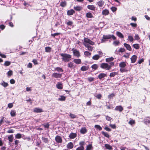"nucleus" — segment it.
Here are the masks:
<instances>
[{
    "instance_id": "1",
    "label": "nucleus",
    "mask_w": 150,
    "mask_h": 150,
    "mask_svg": "<svg viewBox=\"0 0 150 150\" xmlns=\"http://www.w3.org/2000/svg\"><path fill=\"white\" fill-rule=\"evenodd\" d=\"M60 55L62 57V61L65 62H68L71 60V56L69 54L66 53H61Z\"/></svg>"
},
{
    "instance_id": "2",
    "label": "nucleus",
    "mask_w": 150,
    "mask_h": 150,
    "mask_svg": "<svg viewBox=\"0 0 150 150\" xmlns=\"http://www.w3.org/2000/svg\"><path fill=\"white\" fill-rule=\"evenodd\" d=\"M100 67L101 68L105 69L106 70H110V67H109L108 64L106 63H102L100 64Z\"/></svg>"
},
{
    "instance_id": "3",
    "label": "nucleus",
    "mask_w": 150,
    "mask_h": 150,
    "mask_svg": "<svg viewBox=\"0 0 150 150\" xmlns=\"http://www.w3.org/2000/svg\"><path fill=\"white\" fill-rule=\"evenodd\" d=\"M84 42L83 43V44L84 45V44H89L90 45H93L94 44V43L89 40V39L85 38L84 39Z\"/></svg>"
},
{
    "instance_id": "4",
    "label": "nucleus",
    "mask_w": 150,
    "mask_h": 150,
    "mask_svg": "<svg viewBox=\"0 0 150 150\" xmlns=\"http://www.w3.org/2000/svg\"><path fill=\"white\" fill-rule=\"evenodd\" d=\"M74 55L77 57H79L80 56V53L79 51L76 49H73L72 50Z\"/></svg>"
},
{
    "instance_id": "5",
    "label": "nucleus",
    "mask_w": 150,
    "mask_h": 150,
    "mask_svg": "<svg viewBox=\"0 0 150 150\" xmlns=\"http://www.w3.org/2000/svg\"><path fill=\"white\" fill-rule=\"evenodd\" d=\"M52 77L55 78H60L62 76V74L59 73H54L52 74Z\"/></svg>"
},
{
    "instance_id": "6",
    "label": "nucleus",
    "mask_w": 150,
    "mask_h": 150,
    "mask_svg": "<svg viewBox=\"0 0 150 150\" xmlns=\"http://www.w3.org/2000/svg\"><path fill=\"white\" fill-rule=\"evenodd\" d=\"M55 139L56 142L59 143H61L62 142L61 137L59 136H57L55 138Z\"/></svg>"
},
{
    "instance_id": "7",
    "label": "nucleus",
    "mask_w": 150,
    "mask_h": 150,
    "mask_svg": "<svg viewBox=\"0 0 150 150\" xmlns=\"http://www.w3.org/2000/svg\"><path fill=\"white\" fill-rule=\"evenodd\" d=\"M84 46L86 47L87 48L88 50L90 51H92L93 50V47L90 46L89 44H84Z\"/></svg>"
},
{
    "instance_id": "8",
    "label": "nucleus",
    "mask_w": 150,
    "mask_h": 150,
    "mask_svg": "<svg viewBox=\"0 0 150 150\" xmlns=\"http://www.w3.org/2000/svg\"><path fill=\"white\" fill-rule=\"evenodd\" d=\"M43 111L42 110L41 108H35L33 109V112L36 113H40Z\"/></svg>"
},
{
    "instance_id": "9",
    "label": "nucleus",
    "mask_w": 150,
    "mask_h": 150,
    "mask_svg": "<svg viewBox=\"0 0 150 150\" xmlns=\"http://www.w3.org/2000/svg\"><path fill=\"white\" fill-rule=\"evenodd\" d=\"M77 136V134L76 133H71L69 135V137L71 139H74Z\"/></svg>"
},
{
    "instance_id": "10",
    "label": "nucleus",
    "mask_w": 150,
    "mask_h": 150,
    "mask_svg": "<svg viewBox=\"0 0 150 150\" xmlns=\"http://www.w3.org/2000/svg\"><path fill=\"white\" fill-rule=\"evenodd\" d=\"M107 74H106L102 73L100 74L98 76V78L99 79H101L103 78L106 77Z\"/></svg>"
},
{
    "instance_id": "11",
    "label": "nucleus",
    "mask_w": 150,
    "mask_h": 150,
    "mask_svg": "<svg viewBox=\"0 0 150 150\" xmlns=\"http://www.w3.org/2000/svg\"><path fill=\"white\" fill-rule=\"evenodd\" d=\"M124 45L128 50L129 51L132 50V48L129 45L125 43L124 44Z\"/></svg>"
},
{
    "instance_id": "12",
    "label": "nucleus",
    "mask_w": 150,
    "mask_h": 150,
    "mask_svg": "<svg viewBox=\"0 0 150 150\" xmlns=\"http://www.w3.org/2000/svg\"><path fill=\"white\" fill-rule=\"evenodd\" d=\"M42 142L45 143H48L49 142V140L47 137L44 136H42L41 138Z\"/></svg>"
},
{
    "instance_id": "13",
    "label": "nucleus",
    "mask_w": 150,
    "mask_h": 150,
    "mask_svg": "<svg viewBox=\"0 0 150 150\" xmlns=\"http://www.w3.org/2000/svg\"><path fill=\"white\" fill-rule=\"evenodd\" d=\"M137 59V56L135 55H133L131 58V60L132 63H134L136 61Z\"/></svg>"
},
{
    "instance_id": "14",
    "label": "nucleus",
    "mask_w": 150,
    "mask_h": 150,
    "mask_svg": "<svg viewBox=\"0 0 150 150\" xmlns=\"http://www.w3.org/2000/svg\"><path fill=\"white\" fill-rule=\"evenodd\" d=\"M74 146V144L71 142H70L67 145V147L68 149H72Z\"/></svg>"
},
{
    "instance_id": "15",
    "label": "nucleus",
    "mask_w": 150,
    "mask_h": 150,
    "mask_svg": "<svg viewBox=\"0 0 150 150\" xmlns=\"http://www.w3.org/2000/svg\"><path fill=\"white\" fill-rule=\"evenodd\" d=\"M87 8L88 9L92 11H95L96 10V7L93 5H88Z\"/></svg>"
},
{
    "instance_id": "16",
    "label": "nucleus",
    "mask_w": 150,
    "mask_h": 150,
    "mask_svg": "<svg viewBox=\"0 0 150 150\" xmlns=\"http://www.w3.org/2000/svg\"><path fill=\"white\" fill-rule=\"evenodd\" d=\"M126 66V63L124 62H121L119 64V66L120 68H124Z\"/></svg>"
},
{
    "instance_id": "17",
    "label": "nucleus",
    "mask_w": 150,
    "mask_h": 150,
    "mask_svg": "<svg viewBox=\"0 0 150 150\" xmlns=\"http://www.w3.org/2000/svg\"><path fill=\"white\" fill-rule=\"evenodd\" d=\"M75 11L73 9H71L69 10H68L67 11V14L68 16H70L72 15L74 13H75Z\"/></svg>"
},
{
    "instance_id": "18",
    "label": "nucleus",
    "mask_w": 150,
    "mask_h": 150,
    "mask_svg": "<svg viewBox=\"0 0 150 150\" xmlns=\"http://www.w3.org/2000/svg\"><path fill=\"white\" fill-rule=\"evenodd\" d=\"M147 118H149L150 117H146L144 120V123L146 125L150 123V120L148 119Z\"/></svg>"
},
{
    "instance_id": "19",
    "label": "nucleus",
    "mask_w": 150,
    "mask_h": 150,
    "mask_svg": "<svg viewBox=\"0 0 150 150\" xmlns=\"http://www.w3.org/2000/svg\"><path fill=\"white\" fill-rule=\"evenodd\" d=\"M102 14L104 16H107L108 15L109 11L107 9L103 10L102 13Z\"/></svg>"
},
{
    "instance_id": "20",
    "label": "nucleus",
    "mask_w": 150,
    "mask_h": 150,
    "mask_svg": "<svg viewBox=\"0 0 150 150\" xmlns=\"http://www.w3.org/2000/svg\"><path fill=\"white\" fill-rule=\"evenodd\" d=\"M123 109L121 106H117L115 108V110H116L119 111L120 112H122L123 110Z\"/></svg>"
},
{
    "instance_id": "21",
    "label": "nucleus",
    "mask_w": 150,
    "mask_h": 150,
    "mask_svg": "<svg viewBox=\"0 0 150 150\" xmlns=\"http://www.w3.org/2000/svg\"><path fill=\"white\" fill-rule=\"evenodd\" d=\"M74 8L75 10L76 11H81L82 9V7L80 6H74Z\"/></svg>"
},
{
    "instance_id": "22",
    "label": "nucleus",
    "mask_w": 150,
    "mask_h": 150,
    "mask_svg": "<svg viewBox=\"0 0 150 150\" xmlns=\"http://www.w3.org/2000/svg\"><path fill=\"white\" fill-rule=\"evenodd\" d=\"M57 88L59 89H62V85L60 82H58L56 85Z\"/></svg>"
},
{
    "instance_id": "23",
    "label": "nucleus",
    "mask_w": 150,
    "mask_h": 150,
    "mask_svg": "<svg viewBox=\"0 0 150 150\" xmlns=\"http://www.w3.org/2000/svg\"><path fill=\"white\" fill-rule=\"evenodd\" d=\"M87 131L86 128L85 127H82L80 130V132L82 134H85Z\"/></svg>"
},
{
    "instance_id": "24",
    "label": "nucleus",
    "mask_w": 150,
    "mask_h": 150,
    "mask_svg": "<svg viewBox=\"0 0 150 150\" xmlns=\"http://www.w3.org/2000/svg\"><path fill=\"white\" fill-rule=\"evenodd\" d=\"M104 2L103 0H100L97 3V4L100 7H102L104 4Z\"/></svg>"
},
{
    "instance_id": "25",
    "label": "nucleus",
    "mask_w": 150,
    "mask_h": 150,
    "mask_svg": "<svg viewBox=\"0 0 150 150\" xmlns=\"http://www.w3.org/2000/svg\"><path fill=\"white\" fill-rule=\"evenodd\" d=\"M116 34L117 36L121 38H124V36L123 34L119 31L117 32Z\"/></svg>"
},
{
    "instance_id": "26",
    "label": "nucleus",
    "mask_w": 150,
    "mask_h": 150,
    "mask_svg": "<svg viewBox=\"0 0 150 150\" xmlns=\"http://www.w3.org/2000/svg\"><path fill=\"white\" fill-rule=\"evenodd\" d=\"M86 16L88 18H92L93 17L92 13L90 12L87 13L86 14Z\"/></svg>"
},
{
    "instance_id": "27",
    "label": "nucleus",
    "mask_w": 150,
    "mask_h": 150,
    "mask_svg": "<svg viewBox=\"0 0 150 150\" xmlns=\"http://www.w3.org/2000/svg\"><path fill=\"white\" fill-rule=\"evenodd\" d=\"M105 146L107 149L110 150L112 149V146L108 144H105Z\"/></svg>"
},
{
    "instance_id": "28",
    "label": "nucleus",
    "mask_w": 150,
    "mask_h": 150,
    "mask_svg": "<svg viewBox=\"0 0 150 150\" xmlns=\"http://www.w3.org/2000/svg\"><path fill=\"white\" fill-rule=\"evenodd\" d=\"M103 39H108L111 38V35H103Z\"/></svg>"
},
{
    "instance_id": "29",
    "label": "nucleus",
    "mask_w": 150,
    "mask_h": 150,
    "mask_svg": "<svg viewBox=\"0 0 150 150\" xmlns=\"http://www.w3.org/2000/svg\"><path fill=\"white\" fill-rule=\"evenodd\" d=\"M54 71H57L59 72H63V70L61 68L59 67L55 68Z\"/></svg>"
},
{
    "instance_id": "30",
    "label": "nucleus",
    "mask_w": 150,
    "mask_h": 150,
    "mask_svg": "<svg viewBox=\"0 0 150 150\" xmlns=\"http://www.w3.org/2000/svg\"><path fill=\"white\" fill-rule=\"evenodd\" d=\"M8 139L9 141L10 142H12L13 141V135L11 134V135L9 136L8 137Z\"/></svg>"
},
{
    "instance_id": "31",
    "label": "nucleus",
    "mask_w": 150,
    "mask_h": 150,
    "mask_svg": "<svg viewBox=\"0 0 150 150\" xmlns=\"http://www.w3.org/2000/svg\"><path fill=\"white\" fill-rule=\"evenodd\" d=\"M74 62L77 64H81V60L79 59H76L73 60Z\"/></svg>"
},
{
    "instance_id": "32",
    "label": "nucleus",
    "mask_w": 150,
    "mask_h": 150,
    "mask_svg": "<svg viewBox=\"0 0 150 150\" xmlns=\"http://www.w3.org/2000/svg\"><path fill=\"white\" fill-rule=\"evenodd\" d=\"M88 69V67L85 66H83L81 68V70L83 71H85L87 70Z\"/></svg>"
},
{
    "instance_id": "33",
    "label": "nucleus",
    "mask_w": 150,
    "mask_h": 150,
    "mask_svg": "<svg viewBox=\"0 0 150 150\" xmlns=\"http://www.w3.org/2000/svg\"><path fill=\"white\" fill-rule=\"evenodd\" d=\"M45 52H49L51 51V48L49 47H46L45 48Z\"/></svg>"
},
{
    "instance_id": "34",
    "label": "nucleus",
    "mask_w": 150,
    "mask_h": 150,
    "mask_svg": "<svg viewBox=\"0 0 150 150\" xmlns=\"http://www.w3.org/2000/svg\"><path fill=\"white\" fill-rule=\"evenodd\" d=\"M100 58L98 54H96L93 56L92 57V59L94 60H97Z\"/></svg>"
},
{
    "instance_id": "35",
    "label": "nucleus",
    "mask_w": 150,
    "mask_h": 150,
    "mask_svg": "<svg viewBox=\"0 0 150 150\" xmlns=\"http://www.w3.org/2000/svg\"><path fill=\"white\" fill-rule=\"evenodd\" d=\"M10 114L11 117H14L16 115V112L15 110H11V111Z\"/></svg>"
},
{
    "instance_id": "36",
    "label": "nucleus",
    "mask_w": 150,
    "mask_h": 150,
    "mask_svg": "<svg viewBox=\"0 0 150 150\" xmlns=\"http://www.w3.org/2000/svg\"><path fill=\"white\" fill-rule=\"evenodd\" d=\"M98 67V65L96 64H94L91 66V68L94 70H96L97 69Z\"/></svg>"
},
{
    "instance_id": "37",
    "label": "nucleus",
    "mask_w": 150,
    "mask_h": 150,
    "mask_svg": "<svg viewBox=\"0 0 150 150\" xmlns=\"http://www.w3.org/2000/svg\"><path fill=\"white\" fill-rule=\"evenodd\" d=\"M113 60L114 58L112 57L106 58L105 59L106 61L107 62H109L112 61H113Z\"/></svg>"
},
{
    "instance_id": "38",
    "label": "nucleus",
    "mask_w": 150,
    "mask_h": 150,
    "mask_svg": "<svg viewBox=\"0 0 150 150\" xmlns=\"http://www.w3.org/2000/svg\"><path fill=\"white\" fill-rule=\"evenodd\" d=\"M66 97L63 96H60V98H58L59 100L62 101H64L65 100Z\"/></svg>"
},
{
    "instance_id": "39",
    "label": "nucleus",
    "mask_w": 150,
    "mask_h": 150,
    "mask_svg": "<svg viewBox=\"0 0 150 150\" xmlns=\"http://www.w3.org/2000/svg\"><path fill=\"white\" fill-rule=\"evenodd\" d=\"M128 123L131 125H132L135 124V121L134 120H133L132 119H131L128 122Z\"/></svg>"
},
{
    "instance_id": "40",
    "label": "nucleus",
    "mask_w": 150,
    "mask_h": 150,
    "mask_svg": "<svg viewBox=\"0 0 150 150\" xmlns=\"http://www.w3.org/2000/svg\"><path fill=\"white\" fill-rule=\"evenodd\" d=\"M66 5L67 3L65 1L61 2L60 4V6L62 7H64Z\"/></svg>"
},
{
    "instance_id": "41",
    "label": "nucleus",
    "mask_w": 150,
    "mask_h": 150,
    "mask_svg": "<svg viewBox=\"0 0 150 150\" xmlns=\"http://www.w3.org/2000/svg\"><path fill=\"white\" fill-rule=\"evenodd\" d=\"M120 43V42L118 40H116L114 41L113 43V45L115 46L118 45Z\"/></svg>"
},
{
    "instance_id": "42",
    "label": "nucleus",
    "mask_w": 150,
    "mask_h": 150,
    "mask_svg": "<svg viewBox=\"0 0 150 150\" xmlns=\"http://www.w3.org/2000/svg\"><path fill=\"white\" fill-rule=\"evenodd\" d=\"M133 47L136 49H138L139 48V45L138 44H135L133 45Z\"/></svg>"
},
{
    "instance_id": "43",
    "label": "nucleus",
    "mask_w": 150,
    "mask_h": 150,
    "mask_svg": "<svg viewBox=\"0 0 150 150\" xmlns=\"http://www.w3.org/2000/svg\"><path fill=\"white\" fill-rule=\"evenodd\" d=\"M94 127L95 128L98 129L100 131L102 129V127L100 125H95Z\"/></svg>"
},
{
    "instance_id": "44",
    "label": "nucleus",
    "mask_w": 150,
    "mask_h": 150,
    "mask_svg": "<svg viewBox=\"0 0 150 150\" xmlns=\"http://www.w3.org/2000/svg\"><path fill=\"white\" fill-rule=\"evenodd\" d=\"M128 39L130 42H132L134 40L133 37L131 35L128 36Z\"/></svg>"
},
{
    "instance_id": "45",
    "label": "nucleus",
    "mask_w": 150,
    "mask_h": 150,
    "mask_svg": "<svg viewBox=\"0 0 150 150\" xmlns=\"http://www.w3.org/2000/svg\"><path fill=\"white\" fill-rule=\"evenodd\" d=\"M102 133L103 135L105 137H108L109 138V136L108 134V133L107 132H102Z\"/></svg>"
},
{
    "instance_id": "46",
    "label": "nucleus",
    "mask_w": 150,
    "mask_h": 150,
    "mask_svg": "<svg viewBox=\"0 0 150 150\" xmlns=\"http://www.w3.org/2000/svg\"><path fill=\"white\" fill-rule=\"evenodd\" d=\"M68 66L70 68H72L74 66L73 63L72 62H70L68 64Z\"/></svg>"
},
{
    "instance_id": "47",
    "label": "nucleus",
    "mask_w": 150,
    "mask_h": 150,
    "mask_svg": "<svg viewBox=\"0 0 150 150\" xmlns=\"http://www.w3.org/2000/svg\"><path fill=\"white\" fill-rule=\"evenodd\" d=\"M92 147L91 144L88 145L86 146V150H90L91 149Z\"/></svg>"
},
{
    "instance_id": "48",
    "label": "nucleus",
    "mask_w": 150,
    "mask_h": 150,
    "mask_svg": "<svg viewBox=\"0 0 150 150\" xmlns=\"http://www.w3.org/2000/svg\"><path fill=\"white\" fill-rule=\"evenodd\" d=\"M21 137V134L19 133L17 134L15 136L16 138L17 139H20Z\"/></svg>"
},
{
    "instance_id": "49",
    "label": "nucleus",
    "mask_w": 150,
    "mask_h": 150,
    "mask_svg": "<svg viewBox=\"0 0 150 150\" xmlns=\"http://www.w3.org/2000/svg\"><path fill=\"white\" fill-rule=\"evenodd\" d=\"M1 85L4 87H6L8 86V84L7 83L5 82L4 81L1 83Z\"/></svg>"
},
{
    "instance_id": "50",
    "label": "nucleus",
    "mask_w": 150,
    "mask_h": 150,
    "mask_svg": "<svg viewBox=\"0 0 150 150\" xmlns=\"http://www.w3.org/2000/svg\"><path fill=\"white\" fill-rule=\"evenodd\" d=\"M134 38L136 40H138L140 39L139 36L137 34H135L134 36Z\"/></svg>"
},
{
    "instance_id": "51",
    "label": "nucleus",
    "mask_w": 150,
    "mask_h": 150,
    "mask_svg": "<svg viewBox=\"0 0 150 150\" xmlns=\"http://www.w3.org/2000/svg\"><path fill=\"white\" fill-rule=\"evenodd\" d=\"M11 64L10 62L8 61H5L4 63V65L6 66H8L10 65Z\"/></svg>"
},
{
    "instance_id": "52",
    "label": "nucleus",
    "mask_w": 150,
    "mask_h": 150,
    "mask_svg": "<svg viewBox=\"0 0 150 150\" xmlns=\"http://www.w3.org/2000/svg\"><path fill=\"white\" fill-rule=\"evenodd\" d=\"M84 54L87 57H88L91 55V53L88 51H85L84 52Z\"/></svg>"
},
{
    "instance_id": "53",
    "label": "nucleus",
    "mask_w": 150,
    "mask_h": 150,
    "mask_svg": "<svg viewBox=\"0 0 150 150\" xmlns=\"http://www.w3.org/2000/svg\"><path fill=\"white\" fill-rule=\"evenodd\" d=\"M125 49L123 48H120L118 50V52H122L125 51Z\"/></svg>"
},
{
    "instance_id": "54",
    "label": "nucleus",
    "mask_w": 150,
    "mask_h": 150,
    "mask_svg": "<svg viewBox=\"0 0 150 150\" xmlns=\"http://www.w3.org/2000/svg\"><path fill=\"white\" fill-rule=\"evenodd\" d=\"M130 25L134 28L136 27L137 25V24L136 23H131Z\"/></svg>"
},
{
    "instance_id": "55",
    "label": "nucleus",
    "mask_w": 150,
    "mask_h": 150,
    "mask_svg": "<svg viewBox=\"0 0 150 150\" xmlns=\"http://www.w3.org/2000/svg\"><path fill=\"white\" fill-rule=\"evenodd\" d=\"M117 74V73L116 72H112V73H111L110 74V77H114Z\"/></svg>"
},
{
    "instance_id": "56",
    "label": "nucleus",
    "mask_w": 150,
    "mask_h": 150,
    "mask_svg": "<svg viewBox=\"0 0 150 150\" xmlns=\"http://www.w3.org/2000/svg\"><path fill=\"white\" fill-rule=\"evenodd\" d=\"M120 71L122 73L127 72V70H126L125 69H124V68H120Z\"/></svg>"
},
{
    "instance_id": "57",
    "label": "nucleus",
    "mask_w": 150,
    "mask_h": 150,
    "mask_svg": "<svg viewBox=\"0 0 150 150\" xmlns=\"http://www.w3.org/2000/svg\"><path fill=\"white\" fill-rule=\"evenodd\" d=\"M69 115L71 118L73 119L75 118L76 117V116L75 115L71 113H70Z\"/></svg>"
},
{
    "instance_id": "58",
    "label": "nucleus",
    "mask_w": 150,
    "mask_h": 150,
    "mask_svg": "<svg viewBox=\"0 0 150 150\" xmlns=\"http://www.w3.org/2000/svg\"><path fill=\"white\" fill-rule=\"evenodd\" d=\"M111 9L112 11L114 12L115 11L117 10V8L116 7H115L113 6L111 8Z\"/></svg>"
},
{
    "instance_id": "59",
    "label": "nucleus",
    "mask_w": 150,
    "mask_h": 150,
    "mask_svg": "<svg viewBox=\"0 0 150 150\" xmlns=\"http://www.w3.org/2000/svg\"><path fill=\"white\" fill-rule=\"evenodd\" d=\"M13 74L12 71L11 70L7 72V74L8 76H11Z\"/></svg>"
},
{
    "instance_id": "60",
    "label": "nucleus",
    "mask_w": 150,
    "mask_h": 150,
    "mask_svg": "<svg viewBox=\"0 0 150 150\" xmlns=\"http://www.w3.org/2000/svg\"><path fill=\"white\" fill-rule=\"evenodd\" d=\"M73 23L72 21H69L67 23V24L68 25H72Z\"/></svg>"
},
{
    "instance_id": "61",
    "label": "nucleus",
    "mask_w": 150,
    "mask_h": 150,
    "mask_svg": "<svg viewBox=\"0 0 150 150\" xmlns=\"http://www.w3.org/2000/svg\"><path fill=\"white\" fill-rule=\"evenodd\" d=\"M88 81L91 82L94 81V78L93 77H90L88 78Z\"/></svg>"
},
{
    "instance_id": "62",
    "label": "nucleus",
    "mask_w": 150,
    "mask_h": 150,
    "mask_svg": "<svg viewBox=\"0 0 150 150\" xmlns=\"http://www.w3.org/2000/svg\"><path fill=\"white\" fill-rule=\"evenodd\" d=\"M84 148L83 146H79L78 147L76 150H84Z\"/></svg>"
},
{
    "instance_id": "63",
    "label": "nucleus",
    "mask_w": 150,
    "mask_h": 150,
    "mask_svg": "<svg viewBox=\"0 0 150 150\" xmlns=\"http://www.w3.org/2000/svg\"><path fill=\"white\" fill-rule=\"evenodd\" d=\"M114 65V63L113 62H111L110 63V65L108 64L109 67H110V69Z\"/></svg>"
},
{
    "instance_id": "64",
    "label": "nucleus",
    "mask_w": 150,
    "mask_h": 150,
    "mask_svg": "<svg viewBox=\"0 0 150 150\" xmlns=\"http://www.w3.org/2000/svg\"><path fill=\"white\" fill-rule=\"evenodd\" d=\"M13 105L12 103H9L8 105V107L10 108H11L13 107Z\"/></svg>"
}]
</instances>
